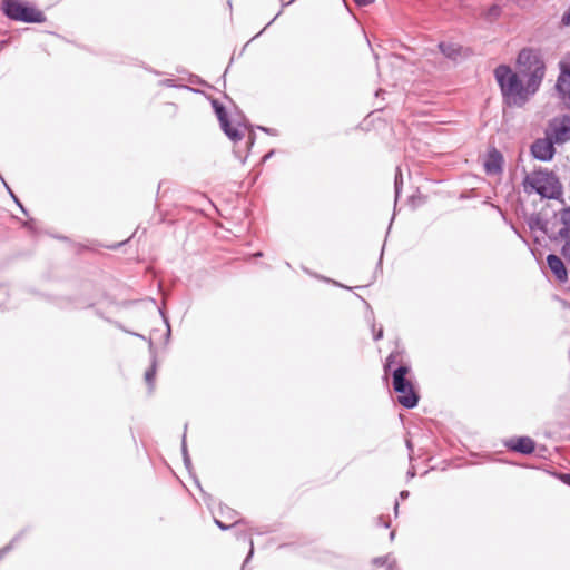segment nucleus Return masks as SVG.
Returning <instances> with one entry per match:
<instances>
[{
    "instance_id": "c03bdc74",
    "label": "nucleus",
    "mask_w": 570,
    "mask_h": 570,
    "mask_svg": "<svg viewBox=\"0 0 570 570\" xmlns=\"http://www.w3.org/2000/svg\"><path fill=\"white\" fill-rule=\"evenodd\" d=\"M165 322H166L167 326H169L168 321H167V320H165ZM167 334H168V335H170V327H168Z\"/></svg>"
},
{
    "instance_id": "4c0bfd02",
    "label": "nucleus",
    "mask_w": 570,
    "mask_h": 570,
    "mask_svg": "<svg viewBox=\"0 0 570 570\" xmlns=\"http://www.w3.org/2000/svg\"><path fill=\"white\" fill-rule=\"evenodd\" d=\"M294 1H295V0H288V1H286V0H281V2H282V7L284 8V7H286V6L291 4V3H292V2H294Z\"/></svg>"
},
{
    "instance_id": "9d476101",
    "label": "nucleus",
    "mask_w": 570,
    "mask_h": 570,
    "mask_svg": "<svg viewBox=\"0 0 570 570\" xmlns=\"http://www.w3.org/2000/svg\"><path fill=\"white\" fill-rule=\"evenodd\" d=\"M503 156L502 154L493 148L488 153L487 159L484 161V169L487 174H500L503 170Z\"/></svg>"
},
{
    "instance_id": "f3484780",
    "label": "nucleus",
    "mask_w": 570,
    "mask_h": 570,
    "mask_svg": "<svg viewBox=\"0 0 570 570\" xmlns=\"http://www.w3.org/2000/svg\"><path fill=\"white\" fill-rule=\"evenodd\" d=\"M402 185H403L402 173H401L400 167H396V174H395V178H394L395 200H397V198L400 196Z\"/></svg>"
},
{
    "instance_id": "5701e85b",
    "label": "nucleus",
    "mask_w": 570,
    "mask_h": 570,
    "mask_svg": "<svg viewBox=\"0 0 570 570\" xmlns=\"http://www.w3.org/2000/svg\"><path fill=\"white\" fill-rule=\"evenodd\" d=\"M561 254L570 263V239H567V242H564L561 248Z\"/></svg>"
},
{
    "instance_id": "20e7f679",
    "label": "nucleus",
    "mask_w": 570,
    "mask_h": 570,
    "mask_svg": "<svg viewBox=\"0 0 570 570\" xmlns=\"http://www.w3.org/2000/svg\"><path fill=\"white\" fill-rule=\"evenodd\" d=\"M2 10L6 17L13 21L43 23L47 20L42 11L19 0H4Z\"/></svg>"
},
{
    "instance_id": "58836bf2",
    "label": "nucleus",
    "mask_w": 570,
    "mask_h": 570,
    "mask_svg": "<svg viewBox=\"0 0 570 570\" xmlns=\"http://www.w3.org/2000/svg\"><path fill=\"white\" fill-rule=\"evenodd\" d=\"M394 513H395V515H397V513H399V501H395V503H394Z\"/></svg>"
},
{
    "instance_id": "ea45409f",
    "label": "nucleus",
    "mask_w": 570,
    "mask_h": 570,
    "mask_svg": "<svg viewBox=\"0 0 570 570\" xmlns=\"http://www.w3.org/2000/svg\"><path fill=\"white\" fill-rule=\"evenodd\" d=\"M568 99V105H569V108H570V89L568 90L567 89V94H566V97Z\"/></svg>"
},
{
    "instance_id": "aec40b11",
    "label": "nucleus",
    "mask_w": 570,
    "mask_h": 570,
    "mask_svg": "<svg viewBox=\"0 0 570 570\" xmlns=\"http://www.w3.org/2000/svg\"><path fill=\"white\" fill-rule=\"evenodd\" d=\"M20 538V534L19 535H16L9 544H7L6 547L1 548L0 549V560L13 548V544L16 541H18Z\"/></svg>"
},
{
    "instance_id": "6ab92c4d",
    "label": "nucleus",
    "mask_w": 570,
    "mask_h": 570,
    "mask_svg": "<svg viewBox=\"0 0 570 570\" xmlns=\"http://www.w3.org/2000/svg\"><path fill=\"white\" fill-rule=\"evenodd\" d=\"M560 220L563 225H566L568 228H570V206L563 208L560 212Z\"/></svg>"
},
{
    "instance_id": "7ed1b4c3",
    "label": "nucleus",
    "mask_w": 570,
    "mask_h": 570,
    "mask_svg": "<svg viewBox=\"0 0 570 570\" xmlns=\"http://www.w3.org/2000/svg\"><path fill=\"white\" fill-rule=\"evenodd\" d=\"M410 371L411 367L409 365L402 364L392 373V385L397 394V402L407 410L414 409L420 400L412 382L406 379Z\"/></svg>"
},
{
    "instance_id": "a19ab883",
    "label": "nucleus",
    "mask_w": 570,
    "mask_h": 570,
    "mask_svg": "<svg viewBox=\"0 0 570 570\" xmlns=\"http://www.w3.org/2000/svg\"><path fill=\"white\" fill-rule=\"evenodd\" d=\"M406 446L410 451H412V443L410 440L406 441Z\"/></svg>"
},
{
    "instance_id": "bb28decb",
    "label": "nucleus",
    "mask_w": 570,
    "mask_h": 570,
    "mask_svg": "<svg viewBox=\"0 0 570 570\" xmlns=\"http://www.w3.org/2000/svg\"><path fill=\"white\" fill-rule=\"evenodd\" d=\"M561 22H562L564 26H570V6H569V9H568V10L564 12V14L562 16Z\"/></svg>"
},
{
    "instance_id": "c85d7f7f",
    "label": "nucleus",
    "mask_w": 570,
    "mask_h": 570,
    "mask_svg": "<svg viewBox=\"0 0 570 570\" xmlns=\"http://www.w3.org/2000/svg\"><path fill=\"white\" fill-rule=\"evenodd\" d=\"M560 480L570 487V473H561L560 474Z\"/></svg>"
},
{
    "instance_id": "f03ea898",
    "label": "nucleus",
    "mask_w": 570,
    "mask_h": 570,
    "mask_svg": "<svg viewBox=\"0 0 570 570\" xmlns=\"http://www.w3.org/2000/svg\"><path fill=\"white\" fill-rule=\"evenodd\" d=\"M524 189L530 188L543 199H561L563 195V186L559 177L552 171L543 168L527 174L523 179Z\"/></svg>"
},
{
    "instance_id": "de8ad7c7",
    "label": "nucleus",
    "mask_w": 570,
    "mask_h": 570,
    "mask_svg": "<svg viewBox=\"0 0 570 570\" xmlns=\"http://www.w3.org/2000/svg\"><path fill=\"white\" fill-rule=\"evenodd\" d=\"M276 18H277V16H276L275 18H272V21L268 23V26H269L273 21H275V19H276Z\"/></svg>"
},
{
    "instance_id": "393cba45",
    "label": "nucleus",
    "mask_w": 570,
    "mask_h": 570,
    "mask_svg": "<svg viewBox=\"0 0 570 570\" xmlns=\"http://www.w3.org/2000/svg\"><path fill=\"white\" fill-rule=\"evenodd\" d=\"M249 546H250V548H249V552H248L247 557H246V558H245V560H244V563H243L242 570H245L246 564L249 562L250 558H252V557H253V554H254V542H253V540H252V539H249Z\"/></svg>"
},
{
    "instance_id": "f8f14e48",
    "label": "nucleus",
    "mask_w": 570,
    "mask_h": 570,
    "mask_svg": "<svg viewBox=\"0 0 570 570\" xmlns=\"http://www.w3.org/2000/svg\"><path fill=\"white\" fill-rule=\"evenodd\" d=\"M438 47L442 55L451 60H456L460 57L462 50L460 45L445 41H441Z\"/></svg>"
},
{
    "instance_id": "f257e3e1",
    "label": "nucleus",
    "mask_w": 570,
    "mask_h": 570,
    "mask_svg": "<svg viewBox=\"0 0 570 570\" xmlns=\"http://www.w3.org/2000/svg\"><path fill=\"white\" fill-rule=\"evenodd\" d=\"M517 71L508 65L495 67L493 75L502 102L509 108H522L539 90L547 66L540 49L522 48L515 59Z\"/></svg>"
},
{
    "instance_id": "a18cd8bd",
    "label": "nucleus",
    "mask_w": 570,
    "mask_h": 570,
    "mask_svg": "<svg viewBox=\"0 0 570 570\" xmlns=\"http://www.w3.org/2000/svg\"><path fill=\"white\" fill-rule=\"evenodd\" d=\"M407 474H409L410 476H414V471L410 470V471L407 472Z\"/></svg>"
},
{
    "instance_id": "6e6552de",
    "label": "nucleus",
    "mask_w": 570,
    "mask_h": 570,
    "mask_svg": "<svg viewBox=\"0 0 570 570\" xmlns=\"http://www.w3.org/2000/svg\"><path fill=\"white\" fill-rule=\"evenodd\" d=\"M558 66L560 72L554 87L559 96L564 99L567 87L570 85V52L559 61Z\"/></svg>"
},
{
    "instance_id": "a878e982",
    "label": "nucleus",
    "mask_w": 570,
    "mask_h": 570,
    "mask_svg": "<svg viewBox=\"0 0 570 570\" xmlns=\"http://www.w3.org/2000/svg\"><path fill=\"white\" fill-rule=\"evenodd\" d=\"M372 330H373V340L374 341H379L383 337V328L382 327H380L379 331L375 332V325L373 324Z\"/></svg>"
},
{
    "instance_id": "dca6fc26",
    "label": "nucleus",
    "mask_w": 570,
    "mask_h": 570,
    "mask_svg": "<svg viewBox=\"0 0 570 570\" xmlns=\"http://www.w3.org/2000/svg\"><path fill=\"white\" fill-rule=\"evenodd\" d=\"M550 239L552 242H559L560 239H570V228H568L566 225L554 235L550 236Z\"/></svg>"
},
{
    "instance_id": "2f4dec72",
    "label": "nucleus",
    "mask_w": 570,
    "mask_h": 570,
    "mask_svg": "<svg viewBox=\"0 0 570 570\" xmlns=\"http://www.w3.org/2000/svg\"><path fill=\"white\" fill-rule=\"evenodd\" d=\"M257 128H258L259 130H262V131L266 132V134L275 135L274 129H272V128H266V127H263V126H258Z\"/></svg>"
},
{
    "instance_id": "39448f33",
    "label": "nucleus",
    "mask_w": 570,
    "mask_h": 570,
    "mask_svg": "<svg viewBox=\"0 0 570 570\" xmlns=\"http://www.w3.org/2000/svg\"><path fill=\"white\" fill-rule=\"evenodd\" d=\"M212 106L215 110V114L219 120L220 127L224 134L234 142L240 141L244 137V132L239 130L240 124L237 127H233L225 107L218 102L217 100L212 101Z\"/></svg>"
},
{
    "instance_id": "473e14b6",
    "label": "nucleus",
    "mask_w": 570,
    "mask_h": 570,
    "mask_svg": "<svg viewBox=\"0 0 570 570\" xmlns=\"http://www.w3.org/2000/svg\"><path fill=\"white\" fill-rule=\"evenodd\" d=\"M225 509L227 510L229 519H234L237 515V512L235 510L229 509L228 507H225Z\"/></svg>"
},
{
    "instance_id": "b1692460",
    "label": "nucleus",
    "mask_w": 570,
    "mask_h": 570,
    "mask_svg": "<svg viewBox=\"0 0 570 570\" xmlns=\"http://www.w3.org/2000/svg\"><path fill=\"white\" fill-rule=\"evenodd\" d=\"M399 355V352H392L387 357L384 365L385 371L392 366V364L395 362L396 356Z\"/></svg>"
},
{
    "instance_id": "c9c22d12",
    "label": "nucleus",
    "mask_w": 570,
    "mask_h": 570,
    "mask_svg": "<svg viewBox=\"0 0 570 570\" xmlns=\"http://www.w3.org/2000/svg\"><path fill=\"white\" fill-rule=\"evenodd\" d=\"M409 494H410L409 491L403 490L400 492V499L405 500L409 497Z\"/></svg>"
},
{
    "instance_id": "e433bc0d",
    "label": "nucleus",
    "mask_w": 570,
    "mask_h": 570,
    "mask_svg": "<svg viewBox=\"0 0 570 570\" xmlns=\"http://www.w3.org/2000/svg\"><path fill=\"white\" fill-rule=\"evenodd\" d=\"M124 243H118V244H114V245H110V246H107L109 249H117L119 248Z\"/></svg>"
},
{
    "instance_id": "423d86ee",
    "label": "nucleus",
    "mask_w": 570,
    "mask_h": 570,
    "mask_svg": "<svg viewBox=\"0 0 570 570\" xmlns=\"http://www.w3.org/2000/svg\"><path fill=\"white\" fill-rule=\"evenodd\" d=\"M554 141L547 135L535 139L530 147L532 157L540 161H550L556 154Z\"/></svg>"
},
{
    "instance_id": "37998d69",
    "label": "nucleus",
    "mask_w": 570,
    "mask_h": 570,
    "mask_svg": "<svg viewBox=\"0 0 570 570\" xmlns=\"http://www.w3.org/2000/svg\"><path fill=\"white\" fill-rule=\"evenodd\" d=\"M394 535H395V531H391L390 533V539L393 540L394 539Z\"/></svg>"
},
{
    "instance_id": "c756f323",
    "label": "nucleus",
    "mask_w": 570,
    "mask_h": 570,
    "mask_svg": "<svg viewBox=\"0 0 570 570\" xmlns=\"http://www.w3.org/2000/svg\"><path fill=\"white\" fill-rule=\"evenodd\" d=\"M10 191V195L11 197L13 198V200L16 202V204L21 208V210L27 214L26 209L23 208V206L21 205V203L19 202V199L14 196V194L9 189Z\"/></svg>"
},
{
    "instance_id": "2eb2a0df",
    "label": "nucleus",
    "mask_w": 570,
    "mask_h": 570,
    "mask_svg": "<svg viewBox=\"0 0 570 570\" xmlns=\"http://www.w3.org/2000/svg\"><path fill=\"white\" fill-rule=\"evenodd\" d=\"M155 375H156V357L154 356L151 366L145 373V380H146L147 384L150 386V389L153 387Z\"/></svg>"
},
{
    "instance_id": "9b49d317",
    "label": "nucleus",
    "mask_w": 570,
    "mask_h": 570,
    "mask_svg": "<svg viewBox=\"0 0 570 570\" xmlns=\"http://www.w3.org/2000/svg\"><path fill=\"white\" fill-rule=\"evenodd\" d=\"M547 264L552 274L560 283H566L568 281V272L562 262V259L556 254H549L547 256Z\"/></svg>"
},
{
    "instance_id": "79ce46f5",
    "label": "nucleus",
    "mask_w": 570,
    "mask_h": 570,
    "mask_svg": "<svg viewBox=\"0 0 570 570\" xmlns=\"http://www.w3.org/2000/svg\"><path fill=\"white\" fill-rule=\"evenodd\" d=\"M273 153H274L273 150L269 151L264 158L267 159V158L272 157Z\"/></svg>"
},
{
    "instance_id": "1a4fd4ad",
    "label": "nucleus",
    "mask_w": 570,
    "mask_h": 570,
    "mask_svg": "<svg viewBox=\"0 0 570 570\" xmlns=\"http://www.w3.org/2000/svg\"><path fill=\"white\" fill-rule=\"evenodd\" d=\"M504 445L517 453L529 455L535 450V442L530 436L511 438L504 442Z\"/></svg>"
},
{
    "instance_id": "cd10ccee",
    "label": "nucleus",
    "mask_w": 570,
    "mask_h": 570,
    "mask_svg": "<svg viewBox=\"0 0 570 570\" xmlns=\"http://www.w3.org/2000/svg\"><path fill=\"white\" fill-rule=\"evenodd\" d=\"M377 525L383 528H390V522L384 520V517L377 518Z\"/></svg>"
},
{
    "instance_id": "f704fd0d",
    "label": "nucleus",
    "mask_w": 570,
    "mask_h": 570,
    "mask_svg": "<svg viewBox=\"0 0 570 570\" xmlns=\"http://www.w3.org/2000/svg\"><path fill=\"white\" fill-rule=\"evenodd\" d=\"M254 141H255V134L253 131H250L248 135V142L252 146V145H254Z\"/></svg>"
},
{
    "instance_id": "49530a36",
    "label": "nucleus",
    "mask_w": 570,
    "mask_h": 570,
    "mask_svg": "<svg viewBox=\"0 0 570 570\" xmlns=\"http://www.w3.org/2000/svg\"><path fill=\"white\" fill-rule=\"evenodd\" d=\"M255 256H256V257H261V256H262V253L259 252V253L255 254Z\"/></svg>"
},
{
    "instance_id": "ddd939ff",
    "label": "nucleus",
    "mask_w": 570,
    "mask_h": 570,
    "mask_svg": "<svg viewBox=\"0 0 570 570\" xmlns=\"http://www.w3.org/2000/svg\"><path fill=\"white\" fill-rule=\"evenodd\" d=\"M528 226L530 230H541L542 233L547 234V226L548 222L544 220L539 214H531L528 218Z\"/></svg>"
},
{
    "instance_id": "4be33fe9",
    "label": "nucleus",
    "mask_w": 570,
    "mask_h": 570,
    "mask_svg": "<svg viewBox=\"0 0 570 570\" xmlns=\"http://www.w3.org/2000/svg\"><path fill=\"white\" fill-rule=\"evenodd\" d=\"M215 524L220 529V530H228L232 525H236V524H239L243 522V520H234L233 523L230 525H227L225 524L224 522H222L220 520L218 519H215Z\"/></svg>"
},
{
    "instance_id": "4468645a",
    "label": "nucleus",
    "mask_w": 570,
    "mask_h": 570,
    "mask_svg": "<svg viewBox=\"0 0 570 570\" xmlns=\"http://www.w3.org/2000/svg\"><path fill=\"white\" fill-rule=\"evenodd\" d=\"M502 13V8L499 4H492L484 12V18L489 21L497 20Z\"/></svg>"
},
{
    "instance_id": "412c9836",
    "label": "nucleus",
    "mask_w": 570,
    "mask_h": 570,
    "mask_svg": "<svg viewBox=\"0 0 570 570\" xmlns=\"http://www.w3.org/2000/svg\"><path fill=\"white\" fill-rule=\"evenodd\" d=\"M392 560H390V556H382V557H376L373 559V564L375 566H386L387 567V563L391 562Z\"/></svg>"
},
{
    "instance_id": "72a5a7b5",
    "label": "nucleus",
    "mask_w": 570,
    "mask_h": 570,
    "mask_svg": "<svg viewBox=\"0 0 570 570\" xmlns=\"http://www.w3.org/2000/svg\"><path fill=\"white\" fill-rule=\"evenodd\" d=\"M358 6H367L372 3L374 0H354Z\"/></svg>"
},
{
    "instance_id": "7c9ffc66",
    "label": "nucleus",
    "mask_w": 570,
    "mask_h": 570,
    "mask_svg": "<svg viewBox=\"0 0 570 570\" xmlns=\"http://www.w3.org/2000/svg\"><path fill=\"white\" fill-rule=\"evenodd\" d=\"M386 570H399L396 567V561L394 559H392V561L387 563Z\"/></svg>"
},
{
    "instance_id": "a211bd4d",
    "label": "nucleus",
    "mask_w": 570,
    "mask_h": 570,
    "mask_svg": "<svg viewBox=\"0 0 570 570\" xmlns=\"http://www.w3.org/2000/svg\"><path fill=\"white\" fill-rule=\"evenodd\" d=\"M181 454H183V460H184L185 466L187 469H189L191 465V460H190V456H189L188 450H187L186 433H184L183 440H181Z\"/></svg>"
},
{
    "instance_id": "0eeeda50",
    "label": "nucleus",
    "mask_w": 570,
    "mask_h": 570,
    "mask_svg": "<svg viewBox=\"0 0 570 570\" xmlns=\"http://www.w3.org/2000/svg\"><path fill=\"white\" fill-rule=\"evenodd\" d=\"M552 135L550 138L556 144H564L570 140V116L563 115L560 118H554L550 122Z\"/></svg>"
}]
</instances>
